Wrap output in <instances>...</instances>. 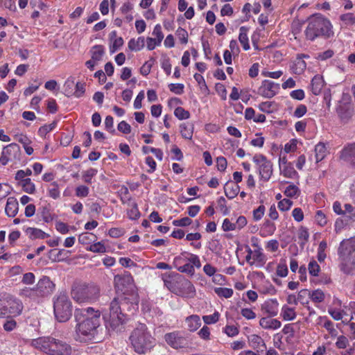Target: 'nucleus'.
<instances>
[{
  "label": "nucleus",
  "instance_id": "35",
  "mask_svg": "<svg viewBox=\"0 0 355 355\" xmlns=\"http://www.w3.org/2000/svg\"><path fill=\"white\" fill-rule=\"evenodd\" d=\"M96 239L95 234L89 232H84L79 235L78 241L83 245L89 244L92 242H94Z\"/></svg>",
  "mask_w": 355,
  "mask_h": 355
},
{
  "label": "nucleus",
  "instance_id": "12",
  "mask_svg": "<svg viewBox=\"0 0 355 355\" xmlns=\"http://www.w3.org/2000/svg\"><path fill=\"white\" fill-rule=\"evenodd\" d=\"M164 340L170 347L175 349L187 348L191 345L189 337L179 331L166 334Z\"/></svg>",
  "mask_w": 355,
  "mask_h": 355
},
{
  "label": "nucleus",
  "instance_id": "58",
  "mask_svg": "<svg viewBox=\"0 0 355 355\" xmlns=\"http://www.w3.org/2000/svg\"><path fill=\"white\" fill-rule=\"evenodd\" d=\"M75 191L77 197L85 198L89 194V188L85 185H80L76 188Z\"/></svg>",
  "mask_w": 355,
  "mask_h": 355
},
{
  "label": "nucleus",
  "instance_id": "28",
  "mask_svg": "<svg viewBox=\"0 0 355 355\" xmlns=\"http://www.w3.org/2000/svg\"><path fill=\"white\" fill-rule=\"evenodd\" d=\"M264 310L270 316H275L278 312V302L277 300H269L262 305Z\"/></svg>",
  "mask_w": 355,
  "mask_h": 355
},
{
  "label": "nucleus",
  "instance_id": "47",
  "mask_svg": "<svg viewBox=\"0 0 355 355\" xmlns=\"http://www.w3.org/2000/svg\"><path fill=\"white\" fill-rule=\"evenodd\" d=\"M300 193L299 188L295 184H291L287 187L284 191V194L287 197L293 198L297 196Z\"/></svg>",
  "mask_w": 355,
  "mask_h": 355
},
{
  "label": "nucleus",
  "instance_id": "13",
  "mask_svg": "<svg viewBox=\"0 0 355 355\" xmlns=\"http://www.w3.org/2000/svg\"><path fill=\"white\" fill-rule=\"evenodd\" d=\"M253 162L258 168L261 180L267 182L272 174V164L268 160L266 156L261 154H257L253 157Z\"/></svg>",
  "mask_w": 355,
  "mask_h": 355
},
{
  "label": "nucleus",
  "instance_id": "3",
  "mask_svg": "<svg viewBox=\"0 0 355 355\" xmlns=\"http://www.w3.org/2000/svg\"><path fill=\"white\" fill-rule=\"evenodd\" d=\"M32 345L48 355H71V346L66 341L53 336H42L33 339Z\"/></svg>",
  "mask_w": 355,
  "mask_h": 355
},
{
  "label": "nucleus",
  "instance_id": "7",
  "mask_svg": "<svg viewBox=\"0 0 355 355\" xmlns=\"http://www.w3.org/2000/svg\"><path fill=\"white\" fill-rule=\"evenodd\" d=\"M99 293L100 288L92 284H79L71 291L73 299L78 303L93 302L98 297Z\"/></svg>",
  "mask_w": 355,
  "mask_h": 355
},
{
  "label": "nucleus",
  "instance_id": "21",
  "mask_svg": "<svg viewBox=\"0 0 355 355\" xmlns=\"http://www.w3.org/2000/svg\"><path fill=\"white\" fill-rule=\"evenodd\" d=\"M37 216H40L46 223L52 222L57 217L55 214L51 212L49 205L40 207L37 211Z\"/></svg>",
  "mask_w": 355,
  "mask_h": 355
},
{
  "label": "nucleus",
  "instance_id": "20",
  "mask_svg": "<svg viewBox=\"0 0 355 355\" xmlns=\"http://www.w3.org/2000/svg\"><path fill=\"white\" fill-rule=\"evenodd\" d=\"M19 209V203L17 200L14 197H9L5 207V212L8 217H15Z\"/></svg>",
  "mask_w": 355,
  "mask_h": 355
},
{
  "label": "nucleus",
  "instance_id": "32",
  "mask_svg": "<svg viewBox=\"0 0 355 355\" xmlns=\"http://www.w3.org/2000/svg\"><path fill=\"white\" fill-rule=\"evenodd\" d=\"M145 41L144 37H139L137 40L131 39L128 42V48L131 51H138L144 48Z\"/></svg>",
  "mask_w": 355,
  "mask_h": 355
},
{
  "label": "nucleus",
  "instance_id": "23",
  "mask_svg": "<svg viewBox=\"0 0 355 355\" xmlns=\"http://www.w3.org/2000/svg\"><path fill=\"white\" fill-rule=\"evenodd\" d=\"M225 194L229 199L235 198L239 192V186L228 181L224 186Z\"/></svg>",
  "mask_w": 355,
  "mask_h": 355
},
{
  "label": "nucleus",
  "instance_id": "39",
  "mask_svg": "<svg viewBox=\"0 0 355 355\" xmlns=\"http://www.w3.org/2000/svg\"><path fill=\"white\" fill-rule=\"evenodd\" d=\"M310 297V291L308 289H302L297 295L298 302L303 306H307Z\"/></svg>",
  "mask_w": 355,
  "mask_h": 355
},
{
  "label": "nucleus",
  "instance_id": "22",
  "mask_svg": "<svg viewBox=\"0 0 355 355\" xmlns=\"http://www.w3.org/2000/svg\"><path fill=\"white\" fill-rule=\"evenodd\" d=\"M259 324L266 329H277L281 327V322L277 319L270 317H263L261 318Z\"/></svg>",
  "mask_w": 355,
  "mask_h": 355
},
{
  "label": "nucleus",
  "instance_id": "36",
  "mask_svg": "<svg viewBox=\"0 0 355 355\" xmlns=\"http://www.w3.org/2000/svg\"><path fill=\"white\" fill-rule=\"evenodd\" d=\"M282 315L284 320H293L296 318V313L293 308L284 306Z\"/></svg>",
  "mask_w": 355,
  "mask_h": 355
},
{
  "label": "nucleus",
  "instance_id": "41",
  "mask_svg": "<svg viewBox=\"0 0 355 355\" xmlns=\"http://www.w3.org/2000/svg\"><path fill=\"white\" fill-rule=\"evenodd\" d=\"M310 297L313 302L320 303L324 300V293L322 291L317 289L313 292L310 291Z\"/></svg>",
  "mask_w": 355,
  "mask_h": 355
},
{
  "label": "nucleus",
  "instance_id": "53",
  "mask_svg": "<svg viewBox=\"0 0 355 355\" xmlns=\"http://www.w3.org/2000/svg\"><path fill=\"white\" fill-rule=\"evenodd\" d=\"M57 123L53 121L52 123L49 125H44L40 128L38 130V134L41 137H45L46 135L53 130L56 126Z\"/></svg>",
  "mask_w": 355,
  "mask_h": 355
},
{
  "label": "nucleus",
  "instance_id": "59",
  "mask_svg": "<svg viewBox=\"0 0 355 355\" xmlns=\"http://www.w3.org/2000/svg\"><path fill=\"white\" fill-rule=\"evenodd\" d=\"M113 117L112 116H107L105 119V128L112 134H114L116 132L115 129L113 128Z\"/></svg>",
  "mask_w": 355,
  "mask_h": 355
},
{
  "label": "nucleus",
  "instance_id": "31",
  "mask_svg": "<svg viewBox=\"0 0 355 355\" xmlns=\"http://www.w3.org/2000/svg\"><path fill=\"white\" fill-rule=\"evenodd\" d=\"M26 234L29 236L31 239H44L47 237L48 234H46L42 230L34 228V227H28L26 230Z\"/></svg>",
  "mask_w": 355,
  "mask_h": 355
},
{
  "label": "nucleus",
  "instance_id": "8",
  "mask_svg": "<svg viewBox=\"0 0 355 355\" xmlns=\"http://www.w3.org/2000/svg\"><path fill=\"white\" fill-rule=\"evenodd\" d=\"M114 282L116 288L122 292V295L130 297L133 294H135L139 296L133 277L129 272H125L121 275H115Z\"/></svg>",
  "mask_w": 355,
  "mask_h": 355
},
{
  "label": "nucleus",
  "instance_id": "37",
  "mask_svg": "<svg viewBox=\"0 0 355 355\" xmlns=\"http://www.w3.org/2000/svg\"><path fill=\"white\" fill-rule=\"evenodd\" d=\"M19 184L22 187L23 191L26 193L32 194L35 191V184L32 182L30 178H26L23 182H19Z\"/></svg>",
  "mask_w": 355,
  "mask_h": 355
},
{
  "label": "nucleus",
  "instance_id": "57",
  "mask_svg": "<svg viewBox=\"0 0 355 355\" xmlns=\"http://www.w3.org/2000/svg\"><path fill=\"white\" fill-rule=\"evenodd\" d=\"M176 35L182 44H187L188 42V33L184 28H179L176 31Z\"/></svg>",
  "mask_w": 355,
  "mask_h": 355
},
{
  "label": "nucleus",
  "instance_id": "16",
  "mask_svg": "<svg viewBox=\"0 0 355 355\" xmlns=\"http://www.w3.org/2000/svg\"><path fill=\"white\" fill-rule=\"evenodd\" d=\"M336 113L340 121L346 123L353 116V105L349 102L340 101L336 107Z\"/></svg>",
  "mask_w": 355,
  "mask_h": 355
},
{
  "label": "nucleus",
  "instance_id": "54",
  "mask_svg": "<svg viewBox=\"0 0 355 355\" xmlns=\"http://www.w3.org/2000/svg\"><path fill=\"white\" fill-rule=\"evenodd\" d=\"M168 88L171 92L180 95L184 93V86L182 83H171L168 85Z\"/></svg>",
  "mask_w": 355,
  "mask_h": 355
},
{
  "label": "nucleus",
  "instance_id": "26",
  "mask_svg": "<svg viewBox=\"0 0 355 355\" xmlns=\"http://www.w3.org/2000/svg\"><path fill=\"white\" fill-rule=\"evenodd\" d=\"M187 328L190 331H196L201 325V320L198 315H191L186 318Z\"/></svg>",
  "mask_w": 355,
  "mask_h": 355
},
{
  "label": "nucleus",
  "instance_id": "27",
  "mask_svg": "<svg viewBox=\"0 0 355 355\" xmlns=\"http://www.w3.org/2000/svg\"><path fill=\"white\" fill-rule=\"evenodd\" d=\"M324 86V80L320 76H315L311 83V91L314 95H318Z\"/></svg>",
  "mask_w": 355,
  "mask_h": 355
},
{
  "label": "nucleus",
  "instance_id": "6",
  "mask_svg": "<svg viewBox=\"0 0 355 355\" xmlns=\"http://www.w3.org/2000/svg\"><path fill=\"white\" fill-rule=\"evenodd\" d=\"M53 311L58 322H64L70 319L72 315V304L66 293H60L54 297Z\"/></svg>",
  "mask_w": 355,
  "mask_h": 355
},
{
  "label": "nucleus",
  "instance_id": "1",
  "mask_svg": "<svg viewBox=\"0 0 355 355\" xmlns=\"http://www.w3.org/2000/svg\"><path fill=\"white\" fill-rule=\"evenodd\" d=\"M139 297L133 294L130 297L118 295L110 304V319L107 327L113 331H121L122 324L139 309Z\"/></svg>",
  "mask_w": 355,
  "mask_h": 355
},
{
  "label": "nucleus",
  "instance_id": "33",
  "mask_svg": "<svg viewBox=\"0 0 355 355\" xmlns=\"http://www.w3.org/2000/svg\"><path fill=\"white\" fill-rule=\"evenodd\" d=\"M254 246L257 248L256 250L253 251L252 259L253 261H257L259 263L260 266H263L266 261V256L261 252V248L257 244H253Z\"/></svg>",
  "mask_w": 355,
  "mask_h": 355
},
{
  "label": "nucleus",
  "instance_id": "48",
  "mask_svg": "<svg viewBox=\"0 0 355 355\" xmlns=\"http://www.w3.org/2000/svg\"><path fill=\"white\" fill-rule=\"evenodd\" d=\"M309 272L312 276H318L320 270V267L316 261L312 260L308 265Z\"/></svg>",
  "mask_w": 355,
  "mask_h": 355
},
{
  "label": "nucleus",
  "instance_id": "62",
  "mask_svg": "<svg viewBox=\"0 0 355 355\" xmlns=\"http://www.w3.org/2000/svg\"><path fill=\"white\" fill-rule=\"evenodd\" d=\"M87 250L93 252L102 253L105 252V247L101 242H97L91 245Z\"/></svg>",
  "mask_w": 355,
  "mask_h": 355
},
{
  "label": "nucleus",
  "instance_id": "15",
  "mask_svg": "<svg viewBox=\"0 0 355 355\" xmlns=\"http://www.w3.org/2000/svg\"><path fill=\"white\" fill-rule=\"evenodd\" d=\"M279 85L268 80H264L259 87L257 93L268 98H271L278 92Z\"/></svg>",
  "mask_w": 355,
  "mask_h": 355
},
{
  "label": "nucleus",
  "instance_id": "45",
  "mask_svg": "<svg viewBox=\"0 0 355 355\" xmlns=\"http://www.w3.org/2000/svg\"><path fill=\"white\" fill-rule=\"evenodd\" d=\"M97 170L91 168L83 172V179L85 183L92 184V179L97 174Z\"/></svg>",
  "mask_w": 355,
  "mask_h": 355
},
{
  "label": "nucleus",
  "instance_id": "30",
  "mask_svg": "<svg viewBox=\"0 0 355 355\" xmlns=\"http://www.w3.org/2000/svg\"><path fill=\"white\" fill-rule=\"evenodd\" d=\"M248 28L245 26L240 28V33L239 35V40L245 51L250 49V44L248 37Z\"/></svg>",
  "mask_w": 355,
  "mask_h": 355
},
{
  "label": "nucleus",
  "instance_id": "61",
  "mask_svg": "<svg viewBox=\"0 0 355 355\" xmlns=\"http://www.w3.org/2000/svg\"><path fill=\"white\" fill-rule=\"evenodd\" d=\"M265 206L259 205L256 209L253 211V218L254 220L257 221L261 219L264 213H265Z\"/></svg>",
  "mask_w": 355,
  "mask_h": 355
},
{
  "label": "nucleus",
  "instance_id": "64",
  "mask_svg": "<svg viewBox=\"0 0 355 355\" xmlns=\"http://www.w3.org/2000/svg\"><path fill=\"white\" fill-rule=\"evenodd\" d=\"M117 129L123 134H129L131 132V126L125 121L118 124Z\"/></svg>",
  "mask_w": 355,
  "mask_h": 355
},
{
  "label": "nucleus",
  "instance_id": "43",
  "mask_svg": "<svg viewBox=\"0 0 355 355\" xmlns=\"http://www.w3.org/2000/svg\"><path fill=\"white\" fill-rule=\"evenodd\" d=\"M214 291L219 297L225 298H229L233 295V290L229 288H215Z\"/></svg>",
  "mask_w": 355,
  "mask_h": 355
},
{
  "label": "nucleus",
  "instance_id": "5",
  "mask_svg": "<svg viewBox=\"0 0 355 355\" xmlns=\"http://www.w3.org/2000/svg\"><path fill=\"white\" fill-rule=\"evenodd\" d=\"M340 268L347 275L355 269V237L343 240L338 249Z\"/></svg>",
  "mask_w": 355,
  "mask_h": 355
},
{
  "label": "nucleus",
  "instance_id": "11",
  "mask_svg": "<svg viewBox=\"0 0 355 355\" xmlns=\"http://www.w3.org/2000/svg\"><path fill=\"white\" fill-rule=\"evenodd\" d=\"M21 151L16 143L10 144L3 148L0 156V164L6 166L8 162L17 164L21 160Z\"/></svg>",
  "mask_w": 355,
  "mask_h": 355
},
{
  "label": "nucleus",
  "instance_id": "56",
  "mask_svg": "<svg viewBox=\"0 0 355 355\" xmlns=\"http://www.w3.org/2000/svg\"><path fill=\"white\" fill-rule=\"evenodd\" d=\"M203 321L207 324H214L219 320V313L216 311L212 315H204L202 317Z\"/></svg>",
  "mask_w": 355,
  "mask_h": 355
},
{
  "label": "nucleus",
  "instance_id": "55",
  "mask_svg": "<svg viewBox=\"0 0 355 355\" xmlns=\"http://www.w3.org/2000/svg\"><path fill=\"white\" fill-rule=\"evenodd\" d=\"M49 195L53 199H57L60 196V191L58 188V184L54 182L51 184L50 187L49 189Z\"/></svg>",
  "mask_w": 355,
  "mask_h": 355
},
{
  "label": "nucleus",
  "instance_id": "14",
  "mask_svg": "<svg viewBox=\"0 0 355 355\" xmlns=\"http://www.w3.org/2000/svg\"><path fill=\"white\" fill-rule=\"evenodd\" d=\"M178 278L173 293L182 297L193 298L196 295V288L193 284L181 275Z\"/></svg>",
  "mask_w": 355,
  "mask_h": 355
},
{
  "label": "nucleus",
  "instance_id": "19",
  "mask_svg": "<svg viewBox=\"0 0 355 355\" xmlns=\"http://www.w3.org/2000/svg\"><path fill=\"white\" fill-rule=\"evenodd\" d=\"M7 315H12L13 316L19 315L22 311V304L15 299L9 298L7 299Z\"/></svg>",
  "mask_w": 355,
  "mask_h": 355
},
{
  "label": "nucleus",
  "instance_id": "34",
  "mask_svg": "<svg viewBox=\"0 0 355 355\" xmlns=\"http://www.w3.org/2000/svg\"><path fill=\"white\" fill-rule=\"evenodd\" d=\"M327 148L323 143H319L315 146L316 162L322 161L326 156Z\"/></svg>",
  "mask_w": 355,
  "mask_h": 355
},
{
  "label": "nucleus",
  "instance_id": "38",
  "mask_svg": "<svg viewBox=\"0 0 355 355\" xmlns=\"http://www.w3.org/2000/svg\"><path fill=\"white\" fill-rule=\"evenodd\" d=\"M91 52L92 59L98 62L102 59V57L104 54L103 46L101 45H96L92 47Z\"/></svg>",
  "mask_w": 355,
  "mask_h": 355
},
{
  "label": "nucleus",
  "instance_id": "63",
  "mask_svg": "<svg viewBox=\"0 0 355 355\" xmlns=\"http://www.w3.org/2000/svg\"><path fill=\"white\" fill-rule=\"evenodd\" d=\"M292 205L293 202L291 200L284 198L278 202V208L281 211H284L288 210L292 206Z\"/></svg>",
  "mask_w": 355,
  "mask_h": 355
},
{
  "label": "nucleus",
  "instance_id": "10",
  "mask_svg": "<svg viewBox=\"0 0 355 355\" xmlns=\"http://www.w3.org/2000/svg\"><path fill=\"white\" fill-rule=\"evenodd\" d=\"M306 37L311 41L316 38L327 39L334 35L331 24H308Z\"/></svg>",
  "mask_w": 355,
  "mask_h": 355
},
{
  "label": "nucleus",
  "instance_id": "2",
  "mask_svg": "<svg viewBox=\"0 0 355 355\" xmlns=\"http://www.w3.org/2000/svg\"><path fill=\"white\" fill-rule=\"evenodd\" d=\"M74 317L77 322L76 331L85 336L94 337L100 327L101 312L92 307L76 309Z\"/></svg>",
  "mask_w": 355,
  "mask_h": 355
},
{
  "label": "nucleus",
  "instance_id": "40",
  "mask_svg": "<svg viewBox=\"0 0 355 355\" xmlns=\"http://www.w3.org/2000/svg\"><path fill=\"white\" fill-rule=\"evenodd\" d=\"M280 171H281V173L283 174V175L284 177L288 178H293L295 175H297V173L293 168L292 164L284 166V167L280 168Z\"/></svg>",
  "mask_w": 355,
  "mask_h": 355
},
{
  "label": "nucleus",
  "instance_id": "60",
  "mask_svg": "<svg viewBox=\"0 0 355 355\" xmlns=\"http://www.w3.org/2000/svg\"><path fill=\"white\" fill-rule=\"evenodd\" d=\"M17 327L16 321L12 318L8 317V319L3 324V329L6 331H11Z\"/></svg>",
  "mask_w": 355,
  "mask_h": 355
},
{
  "label": "nucleus",
  "instance_id": "44",
  "mask_svg": "<svg viewBox=\"0 0 355 355\" xmlns=\"http://www.w3.org/2000/svg\"><path fill=\"white\" fill-rule=\"evenodd\" d=\"M174 115L180 120L187 119L190 117L189 112L182 107H178L175 109Z\"/></svg>",
  "mask_w": 355,
  "mask_h": 355
},
{
  "label": "nucleus",
  "instance_id": "4",
  "mask_svg": "<svg viewBox=\"0 0 355 355\" xmlns=\"http://www.w3.org/2000/svg\"><path fill=\"white\" fill-rule=\"evenodd\" d=\"M130 344L135 352L144 354L155 345V339L151 336L145 324L139 323L131 332L129 337Z\"/></svg>",
  "mask_w": 355,
  "mask_h": 355
},
{
  "label": "nucleus",
  "instance_id": "52",
  "mask_svg": "<svg viewBox=\"0 0 355 355\" xmlns=\"http://www.w3.org/2000/svg\"><path fill=\"white\" fill-rule=\"evenodd\" d=\"M57 252L56 254H55L54 261H63L65 258H67L68 256L69 251L65 250L64 249L58 250L57 249L51 250L50 253H54Z\"/></svg>",
  "mask_w": 355,
  "mask_h": 355
},
{
  "label": "nucleus",
  "instance_id": "50",
  "mask_svg": "<svg viewBox=\"0 0 355 355\" xmlns=\"http://www.w3.org/2000/svg\"><path fill=\"white\" fill-rule=\"evenodd\" d=\"M155 60L153 58H150L149 60L146 61L141 67L140 73L143 76H147L150 73L151 68L154 64Z\"/></svg>",
  "mask_w": 355,
  "mask_h": 355
},
{
  "label": "nucleus",
  "instance_id": "49",
  "mask_svg": "<svg viewBox=\"0 0 355 355\" xmlns=\"http://www.w3.org/2000/svg\"><path fill=\"white\" fill-rule=\"evenodd\" d=\"M277 275L281 277H286L288 268L285 260H282L277 267Z\"/></svg>",
  "mask_w": 355,
  "mask_h": 355
},
{
  "label": "nucleus",
  "instance_id": "46",
  "mask_svg": "<svg viewBox=\"0 0 355 355\" xmlns=\"http://www.w3.org/2000/svg\"><path fill=\"white\" fill-rule=\"evenodd\" d=\"M176 268L180 272L187 273L191 276L193 275L195 272L193 266L191 265L189 262L185 263L182 266H180Z\"/></svg>",
  "mask_w": 355,
  "mask_h": 355
},
{
  "label": "nucleus",
  "instance_id": "42",
  "mask_svg": "<svg viewBox=\"0 0 355 355\" xmlns=\"http://www.w3.org/2000/svg\"><path fill=\"white\" fill-rule=\"evenodd\" d=\"M187 255H189V254L187 252H184L181 253L180 256L175 257L173 260L174 267L176 268L178 266H182L185 263L189 262V257H187Z\"/></svg>",
  "mask_w": 355,
  "mask_h": 355
},
{
  "label": "nucleus",
  "instance_id": "18",
  "mask_svg": "<svg viewBox=\"0 0 355 355\" xmlns=\"http://www.w3.org/2000/svg\"><path fill=\"white\" fill-rule=\"evenodd\" d=\"M179 273L173 272L170 274L164 273L162 275V280L164 281V286L172 293L175 291V287L178 284Z\"/></svg>",
  "mask_w": 355,
  "mask_h": 355
},
{
  "label": "nucleus",
  "instance_id": "9",
  "mask_svg": "<svg viewBox=\"0 0 355 355\" xmlns=\"http://www.w3.org/2000/svg\"><path fill=\"white\" fill-rule=\"evenodd\" d=\"M55 288V284L49 277L44 276L33 288H26L22 293L27 297H46L51 295Z\"/></svg>",
  "mask_w": 355,
  "mask_h": 355
},
{
  "label": "nucleus",
  "instance_id": "29",
  "mask_svg": "<svg viewBox=\"0 0 355 355\" xmlns=\"http://www.w3.org/2000/svg\"><path fill=\"white\" fill-rule=\"evenodd\" d=\"M193 125L187 124L185 123H181L180 125V132L182 137L185 139L191 140L193 133Z\"/></svg>",
  "mask_w": 355,
  "mask_h": 355
},
{
  "label": "nucleus",
  "instance_id": "24",
  "mask_svg": "<svg viewBox=\"0 0 355 355\" xmlns=\"http://www.w3.org/2000/svg\"><path fill=\"white\" fill-rule=\"evenodd\" d=\"M15 139L23 145L27 155H31L33 154V148L30 146L31 141L26 135L22 134L15 135Z\"/></svg>",
  "mask_w": 355,
  "mask_h": 355
},
{
  "label": "nucleus",
  "instance_id": "25",
  "mask_svg": "<svg viewBox=\"0 0 355 355\" xmlns=\"http://www.w3.org/2000/svg\"><path fill=\"white\" fill-rule=\"evenodd\" d=\"M302 58H309V55L304 54L297 55L293 66V70L296 74H301L306 69V64L305 61L302 60Z\"/></svg>",
  "mask_w": 355,
  "mask_h": 355
},
{
  "label": "nucleus",
  "instance_id": "17",
  "mask_svg": "<svg viewBox=\"0 0 355 355\" xmlns=\"http://www.w3.org/2000/svg\"><path fill=\"white\" fill-rule=\"evenodd\" d=\"M340 158L355 167V143L345 146L340 152Z\"/></svg>",
  "mask_w": 355,
  "mask_h": 355
},
{
  "label": "nucleus",
  "instance_id": "51",
  "mask_svg": "<svg viewBox=\"0 0 355 355\" xmlns=\"http://www.w3.org/2000/svg\"><path fill=\"white\" fill-rule=\"evenodd\" d=\"M128 216L131 220H136L140 217V212L137 203H133L132 207L127 211Z\"/></svg>",
  "mask_w": 355,
  "mask_h": 355
}]
</instances>
